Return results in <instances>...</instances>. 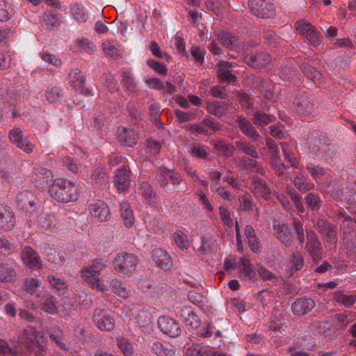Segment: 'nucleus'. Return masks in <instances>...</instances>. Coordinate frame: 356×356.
<instances>
[{
    "label": "nucleus",
    "mask_w": 356,
    "mask_h": 356,
    "mask_svg": "<svg viewBox=\"0 0 356 356\" xmlns=\"http://www.w3.org/2000/svg\"><path fill=\"white\" fill-rule=\"evenodd\" d=\"M49 192L52 198L60 203L76 201L79 196L77 186L66 178H56L49 186Z\"/></svg>",
    "instance_id": "f257e3e1"
},
{
    "label": "nucleus",
    "mask_w": 356,
    "mask_h": 356,
    "mask_svg": "<svg viewBox=\"0 0 356 356\" xmlns=\"http://www.w3.org/2000/svg\"><path fill=\"white\" fill-rule=\"evenodd\" d=\"M155 179L165 192L171 193L181 191V184L184 181V178L179 172L165 167H160L156 170Z\"/></svg>",
    "instance_id": "f03ea898"
},
{
    "label": "nucleus",
    "mask_w": 356,
    "mask_h": 356,
    "mask_svg": "<svg viewBox=\"0 0 356 356\" xmlns=\"http://www.w3.org/2000/svg\"><path fill=\"white\" fill-rule=\"evenodd\" d=\"M106 268L102 259H95L88 266L81 268L80 270L81 277L88 283L92 289L99 290V291H105L107 289L105 284L102 283L101 275Z\"/></svg>",
    "instance_id": "7ed1b4c3"
},
{
    "label": "nucleus",
    "mask_w": 356,
    "mask_h": 356,
    "mask_svg": "<svg viewBox=\"0 0 356 356\" xmlns=\"http://www.w3.org/2000/svg\"><path fill=\"white\" fill-rule=\"evenodd\" d=\"M140 260L138 257L132 253H120L113 260V266L115 270L124 275L135 273L138 268Z\"/></svg>",
    "instance_id": "20e7f679"
},
{
    "label": "nucleus",
    "mask_w": 356,
    "mask_h": 356,
    "mask_svg": "<svg viewBox=\"0 0 356 356\" xmlns=\"http://www.w3.org/2000/svg\"><path fill=\"white\" fill-rule=\"evenodd\" d=\"M295 26L297 32L300 35L304 36L308 40L309 44L314 47L323 44V37L321 33L310 22L305 19H298Z\"/></svg>",
    "instance_id": "39448f33"
},
{
    "label": "nucleus",
    "mask_w": 356,
    "mask_h": 356,
    "mask_svg": "<svg viewBox=\"0 0 356 356\" xmlns=\"http://www.w3.org/2000/svg\"><path fill=\"white\" fill-rule=\"evenodd\" d=\"M305 248L307 250L311 259L312 265H316L322 259L323 248L319 238L311 227H305Z\"/></svg>",
    "instance_id": "423d86ee"
},
{
    "label": "nucleus",
    "mask_w": 356,
    "mask_h": 356,
    "mask_svg": "<svg viewBox=\"0 0 356 356\" xmlns=\"http://www.w3.org/2000/svg\"><path fill=\"white\" fill-rule=\"evenodd\" d=\"M254 45L250 42H247L246 48H243V59L244 62L248 65L256 67L257 68H261L270 63L271 57L268 53L265 51H260V53H253L252 47Z\"/></svg>",
    "instance_id": "0eeeda50"
},
{
    "label": "nucleus",
    "mask_w": 356,
    "mask_h": 356,
    "mask_svg": "<svg viewBox=\"0 0 356 356\" xmlns=\"http://www.w3.org/2000/svg\"><path fill=\"white\" fill-rule=\"evenodd\" d=\"M17 207L27 215H33L41 207V201L31 191H20L16 196Z\"/></svg>",
    "instance_id": "6e6552de"
},
{
    "label": "nucleus",
    "mask_w": 356,
    "mask_h": 356,
    "mask_svg": "<svg viewBox=\"0 0 356 356\" xmlns=\"http://www.w3.org/2000/svg\"><path fill=\"white\" fill-rule=\"evenodd\" d=\"M249 9L254 15L262 19L273 18L275 4L271 0H248Z\"/></svg>",
    "instance_id": "1a4fd4ad"
},
{
    "label": "nucleus",
    "mask_w": 356,
    "mask_h": 356,
    "mask_svg": "<svg viewBox=\"0 0 356 356\" xmlns=\"http://www.w3.org/2000/svg\"><path fill=\"white\" fill-rule=\"evenodd\" d=\"M238 66L236 62H228L220 60L216 64L218 78L220 81L227 83H234L238 81L235 67Z\"/></svg>",
    "instance_id": "9d476101"
},
{
    "label": "nucleus",
    "mask_w": 356,
    "mask_h": 356,
    "mask_svg": "<svg viewBox=\"0 0 356 356\" xmlns=\"http://www.w3.org/2000/svg\"><path fill=\"white\" fill-rule=\"evenodd\" d=\"M218 38L222 45L229 49L231 51H235L234 54H231V57L237 59L239 54H241L243 57V47L246 48L247 42L242 44L238 37L233 35V33L225 32V31H222L218 33Z\"/></svg>",
    "instance_id": "9b49d317"
},
{
    "label": "nucleus",
    "mask_w": 356,
    "mask_h": 356,
    "mask_svg": "<svg viewBox=\"0 0 356 356\" xmlns=\"http://www.w3.org/2000/svg\"><path fill=\"white\" fill-rule=\"evenodd\" d=\"M92 321L100 330L111 331L115 328L113 316L104 309H95L92 313Z\"/></svg>",
    "instance_id": "f8f14e48"
},
{
    "label": "nucleus",
    "mask_w": 356,
    "mask_h": 356,
    "mask_svg": "<svg viewBox=\"0 0 356 356\" xmlns=\"http://www.w3.org/2000/svg\"><path fill=\"white\" fill-rule=\"evenodd\" d=\"M20 259L26 268L31 270H40L42 268L40 255L31 247H25L22 249Z\"/></svg>",
    "instance_id": "ddd939ff"
},
{
    "label": "nucleus",
    "mask_w": 356,
    "mask_h": 356,
    "mask_svg": "<svg viewBox=\"0 0 356 356\" xmlns=\"http://www.w3.org/2000/svg\"><path fill=\"white\" fill-rule=\"evenodd\" d=\"M131 169L125 162L115 171L113 183L119 192H124L131 186Z\"/></svg>",
    "instance_id": "4468645a"
},
{
    "label": "nucleus",
    "mask_w": 356,
    "mask_h": 356,
    "mask_svg": "<svg viewBox=\"0 0 356 356\" xmlns=\"http://www.w3.org/2000/svg\"><path fill=\"white\" fill-rule=\"evenodd\" d=\"M88 210L92 218L98 221H108L111 218V209L108 204L102 200H92L88 205Z\"/></svg>",
    "instance_id": "2eb2a0df"
},
{
    "label": "nucleus",
    "mask_w": 356,
    "mask_h": 356,
    "mask_svg": "<svg viewBox=\"0 0 356 356\" xmlns=\"http://www.w3.org/2000/svg\"><path fill=\"white\" fill-rule=\"evenodd\" d=\"M293 106L297 113L300 115H310L315 112L316 104L311 95L303 92L295 98Z\"/></svg>",
    "instance_id": "dca6fc26"
},
{
    "label": "nucleus",
    "mask_w": 356,
    "mask_h": 356,
    "mask_svg": "<svg viewBox=\"0 0 356 356\" xmlns=\"http://www.w3.org/2000/svg\"><path fill=\"white\" fill-rule=\"evenodd\" d=\"M67 78L69 83L76 92L87 95H92L90 90L84 88L86 80V75L79 68L72 69L67 75Z\"/></svg>",
    "instance_id": "f3484780"
},
{
    "label": "nucleus",
    "mask_w": 356,
    "mask_h": 356,
    "mask_svg": "<svg viewBox=\"0 0 356 356\" xmlns=\"http://www.w3.org/2000/svg\"><path fill=\"white\" fill-rule=\"evenodd\" d=\"M16 225V217L13 209L8 204H0V229L10 231Z\"/></svg>",
    "instance_id": "a211bd4d"
},
{
    "label": "nucleus",
    "mask_w": 356,
    "mask_h": 356,
    "mask_svg": "<svg viewBox=\"0 0 356 356\" xmlns=\"http://www.w3.org/2000/svg\"><path fill=\"white\" fill-rule=\"evenodd\" d=\"M236 122H237L238 127L243 134L251 139L253 142L260 141L261 136L259 133H258L251 119L249 120V119L245 118V116L240 115L236 119Z\"/></svg>",
    "instance_id": "6ab92c4d"
},
{
    "label": "nucleus",
    "mask_w": 356,
    "mask_h": 356,
    "mask_svg": "<svg viewBox=\"0 0 356 356\" xmlns=\"http://www.w3.org/2000/svg\"><path fill=\"white\" fill-rule=\"evenodd\" d=\"M8 136L10 141L16 147L20 148L22 151L27 152V154L33 152L34 145L29 141L28 138H24L23 131L20 128L17 127L10 130Z\"/></svg>",
    "instance_id": "aec40b11"
},
{
    "label": "nucleus",
    "mask_w": 356,
    "mask_h": 356,
    "mask_svg": "<svg viewBox=\"0 0 356 356\" xmlns=\"http://www.w3.org/2000/svg\"><path fill=\"white\" fill-rule=\"evenodd\" d=\"M273 229L276 238L283 245L286 247H290L292 245L293 236L288 224L284 222H275Z\"/></svg>",
    "instance_id": "412c9836"
},
{
    "label": "nucleus",
    "mask_w": 356,
    "mask_h": 356,
    "mask_svg": "<svg viewBox=\"0 0 356 356\" xmlns=\"http://www.w3.org/2000/svg\"><path fill=\"white\" fill-rule=\"evenodd\" d=\"M157 324L161 332L170 337H176L181 333L179 324L172 318L166 317V316L160 317Z\"/></svg>",
    "instance_id": "4be33fe9"
},
{
    "label": "nucleus",
    "mask_w": 356,
    "mask_h": 356,
    "mask_svg": "<svg viewBox=\"0 0 356 356\" xmlns=\"http://www.w3.org/2000/svg\"><path fill=\"white\" fill-rule=\"evenodd\" d=\"M318 232L325 236L326 241L330 244H335L337 241V230L330 222L318 220L315 225Z\"/></svg>",
    "instance_id": "5701e85b"
},
{
    "label": "nucleus",
    "mask_w": 356,
    "mask_h": 356,
    "mask_svg": "<svg viewBox=\"0 0 356 356\" xmlns=\"http://www.w3.org/2000/svg\"><path fill=\"white\" fill-rule=\"evenodd\" d=\"M315 300L311 298H298L291 305V309L294 315H305L315 307Z\"/></svg>",
    "instance_id": "b1692460"
},
{
    "label": "nucleus",
    "mask_w": 356,
    "mask_h": 356,
    "mask_svg": "<svg viewBox=\"0 0 356 356\" xmlns=\"http://www.w3.org/2000/svg\"><path fill=\"white\" fill-rule=\"evenodd\" d=\"M152 257L158 268L168 270L172 265V259L169 254L162 248H154L152 251Z\"/></svg>",
    "instance_id": "393cba45"
},
{
    "label": "nucleus",
    "mask_w": 356,
    "mask_h": 356,
    "mask_svg": "<svg viewBox=\"0 0 356 356\" xmlns=\"http://www.w3.org/2000/svg\"><path fill=\"white\" fill-rule=\"evenodd\" d=\"M238 270L240 277H241L242 280L251 281L257 280V273L248 257L243 256L241 257L238 264Z\"/></svg>",
    "instance_id": "a878e982"
},
{
    "label": "nucleus",
    "mask_w": 356,
    "mask_h": 356,
    "mask_svg": "<svg viewBox=\"0 0 356 356\" xmlns=\"http://www.w3.org/2000/svg\"><path fill=\"white\" fill-rule=\"evenodd\" d=\"M118 139L125 147H133L138 142V133L132 128H119Z\"/></svg>",
    "instance_id": "bb28decb"
},
{
    "label": "nucleus",
    "mask_w": 356,
    "mask_h": 356,
    "mask_svg": "<svg viewBox=\"0 0 356 356\" xmlns=\"http://www.w3.org/2000/svg\"><path fill=\"white\" fill-rule=\"evenodd\" d=\"M120 216L127 227H131L136 221L132 207L127 200H122L119 202Z\"/></svg>",
    "instance_id": "cd10ccee"
},
{
    "label": "nucleus",
    "mask_w": 356,
    "mask_h": 356,
    "mask_svg": "<svg viewBox=\"0 0 356 356\" xmlns=\"http://www.w3.org/2000/svg\"><path fill=\"white\" fill-rule=\"evenodd\" d=\"M179 316L186 327H191V328L200 327V320L190 307L181 309L179 312Z\"/></svg>",
    "instance_id": "c85d7f7f"
},
{
    "label": "nucleus",
    "mask_w": 356,
    "mask_h": 356,
    "mask_svg": "<svg viewBox=\"0 0 356 356\" xmlns=\"http://www.w3.org/2000/svg\"><path fill=\"white\" fill-rule=\"evenodd\" d=\"M25 343L29 350H34L39 346V338L41 337V332H38L34 327L29 326L24 331Z\"/></svg>",
    "instance_id": "c756f323"
},
{
    "label": "nucleus",
    "mask_w": 356,
    "mask_h": 356,
    "mask_svg": "<svg viewBox=\"0 0 356 356\" xmlns=\"http://www.w3.org/2000/svg\"><path fill=\"white\" fill-rule=\"evenodd\" d=\"M121 83L125 92L128 93V95H131V93L136 92L138 90V82L131 71L123 70L121 72Z\"/></svg>",
    "instance_id": "7c9ffc66"
},
{
    "label": "nucleus",
    "mask_w": 356,
    "mask_h": 356,
    "mask_svg": "<svg viewBox=\"0 0 356 356\" xmlns=\"http://www.w3.org/2000/svg\"><path fill=\"white\" fill-rule=\"evenodd\" d=\"M110 286L112 291L124 298H131L134 293V290L127 284L122 282V280L115 279L111 281Z\"/></svg>",
    "instance_id": "2f4dec72"
},
{
    "label": "nucleus",
    "mask_w": 356,
    "mask_h": 356,
    "mask_svg": "<svg viewBox=\"0 0 356 356\" xmlns=\"http://www.w3.org/2000/svg\"><path fill=\"white\" fill-rule=\"evenodd\" d=\"M138 287L147 297L157 298L161 294L159 286L150 280H139Z\"/></svg>",
    "instance_id": "473e14b6"
},
{
    "label": "nucleus",
    "mask_w": 356,
    "mask_h": 356,
    "mask_svg": "<svg viewBox=\"0 0 356 356\" xmlns=\"http://www.w3.org/2000/svg\"><path fill=\"white\" fill-rule=\"evenodd\" d=\"M207 111L217 117L227 115L229 112L228 104L225 102L209 101L206 104Z\"/></svg>",
    "instance_id": "72a5a7b5"
},
{
    "label": "nucleus",
    "mask_w": 356,
    "mask_h": 356,
    "mask_svg": "<svg viewBox=\"0 0 356 356\" xmlns=\"http://www.w3.org/2000/svg\"><path fill=\"white\" fill-rule=\"evenodd\" d=\"M150 348L156 356H178L179 353L173 346H164L160 341L151 342Z\"/></svg>",
    "instance_id": "f704fd0d"
},
{
    "label": "nucleus",
    "mask_w": 356,
    "mask_h": 356,
    "mask_svg": "<svg viewBox=\"0 0 356 356\" xmlns=\"http://www.w3.org/2000/svg\"><path fill=\"white\" fill-rule=\"evenodd\" d=\"M47 281L56 294L59 296L66 294L68 290V285L65 280L55 276V275L49 274L47 275Z\"/></svg>",
    "instance_id": "c9c22d12"
},
{
    "label": "nucleus",
    "mask_w": 356,
    "mask_h": 356,
    "mask_svg": "<svg viewBox=\"0 0 356 356\" xmlns=\"http://www.w3.org/2000/svg\"><path fill=\"white\" fill-rule=\"evenodd\" d=\"M252 192L254 195L267 199L270 194V188L264 179L259 177H253L252 180Z\"/></svg>",
    "instance_id": "e433bc0d"
},
{
    "label": "nucleus",
    "mask_w": 356,
    "mask_h": 356,
    "mask_svg": "<svg viewBox=\"0 0 356 356\" xmlns=\"http://www.w3.org/2000/svg\"><path fill=\"white\" fill-rule=\"evenodd\" d=\"M37 222L38 227L49 231L55 229L57 225L55 216L50 213H41L38 216Z\"/></svg>",
    "instance_id": "4c0bfd02"
},
{
    "label": "nucleus",
    "mask_w": 356,
    "mask_h": 356,
    "mask_svg": "<svg viewBox=\"0 0 356 356\" xmlns=\"http://www.w3.org/2000/svg\"><path fill=\"white\" fill-rule=\"evenodd\" d=\"M238 151L253 158H259V152L257 147L251 143L245 140V139H238L234 142Z\"/></svg>",
    "instance_id": "58836bf2"
},
{
    "label": "nucleus",
    "mask_w": 356,
    "mask_h": 356,
    "mask_svg": "<svg viewBox=\"0 0 356 356\" xmlns=\"http://www.w3.org/2000/svg\"><path fill=\"white\" fill-rule=\"evenodd\" d=\"M334 146L326 136H323L321 142L320 149H316V157L329 158L334 154Z\"/></svg>",
    "instance_id": "ea45409f"
},
{
    "label": "nucleus",
    "mask_w": 356,
    "mask_h": 356,
    "mask_svg": "<svg viewBox=\"0 0 356 356\" xmlns=\"http://www.w3.org/2000/svg\"><path fill=\"white\" fill-rule=\"evenodd\" d=\"M323 135L318 131H313L307 136L306 143L309 152L316 156V149H320Z\"/></svg>",
    "instance_id": "a19ab883"
},
{
    "label": "nucleus",
    "mask_w": 356,
    "mask_h": 356,
    "mask_svg": "<svg viewBox=\"0 0 356 356\" xmlns=\"http://www.w3.org/2000/svg\"><path fill=\"white\" fill-rule=\"evenodd\" d=\"M136 323L140 328H148L152 323L151 312L149 309H141L134 315Z\"/></svg>",
    "instance_id": "79ce46f5"
},
{
    "label": "nucleus",
    "mask_w": 356,
    "mask_h": 356,
    "mask_svg": "<svg viewBox=\"0 0 356 356\" xmlns=\"http://www.w3.org/2000/svg\"><path fill=\"white\" fill-rule=\"evenodd\" d=\"M17 273L14 268L6 263H0V282L14 283Z\"/></svg>",
    "instance_id": "37998d69"
},
{
    "label": "nucleus",
    "mask_w": 356,
    "mask_h": 356,
    "mask_svg": "<svg viewBox=\"0 0 356 356\" xmlns=\"http://www.w3.org/2000/svg\"><path fill=\"white\" fill-rule=\"evenodd\" d=\"M239 209L245 212H259V210L254 203L251 195L245 193L238 196Z\"/></svg>",
    "instance_id": "c03bdc74"
},
{
    "label": "nucleus",
    "mask_w": 356,
    "mask_h": 356,
    "mask_svg": "<svg viewBox=\"0 0 356 356\" xmlns=\"http://www.w3.org/2000/svg\"><path fill=\"white\" fill-rule=\"evenodd\" d=\"M274 119V115L266 114L263 111L253 112L251 115L252 122L258 128L264 127V126L270 124Z\"/></svg>",
    "instance_id": "a18cd8bd"
},
{
    "label": "nucleus",
    "mask_w": 356,
    "mask_h": 356,
    "mask_svg": "<svg viewBox=\"0 0 356 356\" xmlns=\"http://www.w3.org/2000/svg\"><path fill=\"white\" fill-rule=\"evenodd\" d=\"M293 184L300 192L309 191L314 186V184L310 182L309 177L302 173L296 175L293 179Z\"/></svg>",
    "instance_id": "49530a36"
},
{
    "label": "nucleus",
    "mask_w": 356,
    "mask_h": 356,
    "mask_svg": "<svg viewBox=\"0 0 356 356\" xmlns=\"http://www.w3.org/2000/svg\"><path fill=\"white\" fill-rule=\"evenodd\" d=\"M44 22L48 29L59 27L61 23V15L55 10H48L43 16Z\"/></svg>",
    "instance_id": "de8ad7c7"
},
{
    "label": "nucleus",
    "mask_w": 356,
    "mask_h": 356,
    "mask_svg": "<svg viewBox=\"0 0 356 356\" xmlns=\"http://www.w3.org/2000/svg\"><path fill=\"white\" fill-rule=\"evenodd\" d=\"M49 177H52V173L49 169L42 167H39L34 169L32 175V181L37 186L44 181H48Z\"/></svg>",
    "instance_id": "09e8293b"
},
{
    "label": "nucleus",
    "mask_w": 356,
    "mask_h": 356,
    "mask_svg": "<svg viewBox=\"0 0 356 356\" xmlns=\"http://www.w3.org/2000/svg\"><path fill=\"white\" fill-rule=\"evenodd\" d=\"M146 227L149 231L155 234H162L166 229L165 224L161 220L160 216H155L146 222Z\"/></svg>",
    "instance_id": "8fccbe9b"
},
{
    "label": "nucleus",
    "mask_w": 356,
    "mask_h": 356,
    "mask_svg": "<svg viewBox=\"0 0 356 356\" xmlns=\"http://www.w3.org/2000/svg\"><path fill=\"white\" fill-rule=\"evenodd\" d=\"M70 11L74 19L77 22H85L88 18V13L81 4L74 3L70 5Z\"/></svg>",
    "instance_id": "3c124183"
},
{
    "label": "nucleus",
    "mask_w": 356,
    "mask_h": 356,
    "mask_svg": "<svg viewBox=\"0 0 356 356\" xmlns=\"http://www.w3.org/2000/svg\"><path fill=\"white\" fill-rule=\"evenodd\" d=\"M188 152L192 156L200 159H207L209 156V147L202 144L191 145Z\"/></svg>",
    "instance_id": "603ef678"
},
{
    "label": "nucleus",
    "mask_w": 356,
    "mask_h": 356,
    "mask_svg": "<svg viewBox=\"0 0 356 356\" xmlns=\"http://www.w3.org/2000/svg\"><path fill=\"white\" fill-rule=\"evenodd\" d=\"M175 245L181 250H185V249H188L190 243L187 238V235L184 232H182L181 230H176L174 233H172V236Z\"/></svg>",
    "instance_id": "864d4df0"
},
{
    "label": "nucleus",
    "mask_w": 356,
    "mask_h": 356,
    "mask_svg": "<svg viewBox=\"0 0 356 356\" xmlns=\"http://www.w3.org/2000/svg\"><path fill=\"white\" fill-rule=\"evenodd\" d=\"M188 299L191 303L204 309L207 303V300L204 295L195 291H190L188 294Z\"/></svg>",
    "instance_id": "5fc2aeb1"
},
{
    "label": "nucleus",
    "mask_w": 356,
    "mask_h": 356,
    "mask_svg": "<svg viewBox=\"0 0 356 356\" xmlns=\"http://www.w3.org/2000/svg\"><path fill=\"white\" fill-rule=\"evenodd\" d=\"M305 203L310 209L317 211L321 207V200L319 194L310 192L305 197Z\"/></svg>",
    "instance_id": "6e6d98bb"
},
{
    "label": "nucleus",
    "mask_w": 356,
    "mask_h": 356,
    "mask_svg": "<svg viewBox=\"0 0 356 356\" xmlns=\"http://www.w3.org/2000/svg\"><path fill=\"white\" fill-rule=\"evenodd\" d=\"M291 270H301L305 265L304 256L298 251L293 252L289 258Z\"/></svg>",
    "instance_id": "4d7b16f0"
},
{
    "label": "nucleus",
    "mask_w": 356,
    "mask_h": 356,
    "mask_svg": "<svg viewBox=\"0 0 356 356\" xmlns=\"http://www.w3.org/2000/svg\"><path fill=\"white\" fill-rule=\"evenodd\" d=\"M335 300L346 307H350L356 302V294H344L341 291H338L335 294Z\"/></svg>",
    "instance_id": "13d9d810"
},
{
    "label": "nucleus",
    "mask_w": 356,
    "mask_h": 356,
    "mask_svg": "<svg viewBox=\"0 0 356 356\" xmlns=\"http://www.w3.org/2000/svg\"><path fill=\"white\" fill-rule=\"evenodd\" d=\"M42 309L44 312L56 314L58 312L56 299L54 296H48L44 298L41 305Z\"/></svg>",
    "instance_id": "bf43d9fd"
},
{
    "label": "nucleus",
    "mask_w": 356,
    "mask_h": 356,
    "mask_svg": "<svg viewBox=\"0 0 356 356\" xmlns=\"http://www.w3.org/2000/svg\"><path fill=\"white\" fill-rule=\"evenodd\" d=\"M293 226L298 242L300 244H304L306 241V237L302 222L299 218H294L293 219Z\"/></svg>",
    "instance_id": "052dcab7"
},
{
    "label": "nucleus",
    "mask_w": 356,
    "mask_h": 356,
    "mask_svg": "<svg viewBox=\"0 0 356 356\" xmlns=\"http://www.w3.org/2000/svg\"><path fill=\"white\" fill-rule=\"evenodd\" d=\"M202 124L204 125L205 128H209L213 133H217L222 129V124L210 115H207L202 119Z\"/></svg>",
    "instance_id": "680f3d73"
},
{
    "label": "nucleus",
    "mask_w": 356,
    "mask_h": 356,
    "mask_svg": "<svg viewBox=\"0 0 356 356\" xmlns=\"http://www.w3.org/2000/svg\"><path fill=\"white\" fill-rule=\"evenodd\" d=\"M175 118H176L177 121L179 124H182V122H187L192 121V120L195 119L197 117L195 111L184 112L180 109L175 110Z\"/></svg>",
    "instance_id": "e2e57ef3"
},
{
    "label": "nucleus",
    "mask_w": 356,
    "mask_h": 356,
    "mask_svg": "<svg viewBox=\"0 0 356 356\" xmlns=\"http://www.w3.org/2000/svg\"><path fill=\"white\" fill-rule=\"evenodd\" d=\"M213 145L216 150L222 151L225 154H232L236 151V147L234 145L223 140L215 141L213 143Z\"/></svg>",
    "instance_id": "0e129e2a"
},
{
    "label": "nucleus",
    "mask_w": 356,
    "mask_h": 356,
    "mask_svg": "<svg viewBox=\"0 0 356 356\" xmlns=\"http://www.w3.org/2000/svg\"><path fill=\"white\" fill-rule=\"evenodd\" d=\"M63 90L60 88H57V86L47 89L45 92V97L49 102H56L59 101V99L63 97Z\"/></svg>",
    "instance_id": "69168bd1"
},
{
    "label": "nucleus",
    "mask_w": 356,
    "mask_h": 356,
    "mask_svg": "<svg viewBox=\"0 0 356 356\" xmlns=\"http://www.w3.org/2000/svg\"><path fill=\"white\" fill-rule=\"evenodd\" d=\"M138 191L140 194L146 199V200H151L154 197L155 193L152 189V186L149 182H141L139 184Z\"/></svg>",
    "instance_id": "338daca9"
},
{
    "label": "nucleus",
    "mask_w": 356,
    "mask_h": 356,
    "mask_svg": "<svg viewBox=\"0 0 356 356\" xmlns=\"http://www.w3.org/2000/svg\"><path fill=\"white\" fill-rule=\"evenodd\" d=\"M76 44L79 49L87 52L88 54H92L95 51V44L90 40L87 38L76 39Z\"/></svg>",
    "instance_id": "774afa93"
}]
</instances>
